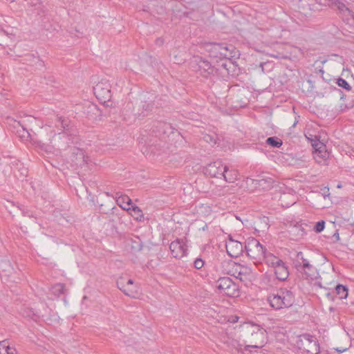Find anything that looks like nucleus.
I'll list each match as a JSON object with an SVG mask.
<instances>
[{
	"instance_id": "a18cd8bd",
	"label": "nucleus",
	"mask_w": 354,
	"mask_h": 354,
	"mask_svg": "<svg viewBox=\"0 0 354 354\" xmlns=\"http://www.w3.org/2000/svg\"><path fill=\"white\" fill-rule=\"evenodd\" d=\"M326 196H329V193H328L327 194L326 193L324 194V197L325 198Z\"/></svg>"
},
{
	"instance_id": "f8f14e48",
	"label": "nucleus",
	"mask_w": 354,
	"mask_h": 354,
	"mask_svg": "<svg viewBox=\"0 0 354 354\" xmlns=\"http://www.w3.org/2000/svg\"><path fill=\"white\" fill-rule=\"evenodd\" d=\"M225 248L228 255L234 258L239 257L243 251L242 243L231 238L226 242Z\"/></svg>"
},
{
	"instance_id": "c85d7f7f",
	"label": "nucleus",
	"mask_w": 354,
	"mask_h": 354,
	"mask_svg": "<svg viewBox=\"0 0 354 354\" xmlns=\"http://www.w3.org/2000/svg\"><path fill=\"white\" fill-rule=\"evenodd\" d=\"M142 113H145V112H146V114H147V113L153 111L154 108V104L152 102H144L142 104Z\"/></svg>"
},
{
	"instance_id": "9b49d317",
	"label": "nucleus",
	"mask_w": 354,
	"mask_h": 354,
	"mask_svg": "<svg viewBox=\"0 0 354 354\" xmlns=\"http://www.w3.org/2000/svg\"><path fill=\"white\" fill-rule=\"evenodd\" d=\"M209 49L212 56L223 58L232 57V53L229 48L223 44H211Z\"/></svg>"
},
{
	"instance_id": "f3484780",
	"label": "nucleus",
	"mask_w": 354,
	"mask_h": 354,
	"mask_svg": "<svg viewBox=\"0 0 354 354\" xmlns=\"http://www.w3.org/2000/svg\"><path fill=\"white\" fill-rule=\"evenodd\" d=\"M238 171L233 169H230L226 165L225 167V171L222 175V178L227 183H234L238 179Z\"/></svg>"
},
{
	"instance_id": "aec40b11",
	"label": "nucleus",
	"mask_w": 354,
	"mask_h": 354,
	"mask_svg": "<svg viewBox=\"0 0 354 354\" xmlns=\"http://www.w3.org/2000/svg\"><path fill=\"white\" fill-rule=\"evenodd\" d=\"M73 153L76 155V160L75 164L77 165L82 166V165H84L87 162V160H86V157L84 156V151L82 149H80L78 148L74 149V151Z\"/></svg>"
},
{
	"instance_id": "4468645a",
	"label": "nucleus",
	"mask_w": 354,
	"mask_h": 354,
	"mask_svg": "<svg viewBox=\"0 0 354 354\" xmlns=\"http://www.w3.org/2000/svg\"><path fill=\"white\" fill-rule=\"evenodd\" d=\"M274 270L277 279L280 281L286 280L289 276L288 268L283 261H281V263L276 266Z\"/></svg>"
},
{
	"instance_id": "4c0bfd02",
	"label": "nucleus",
	"mask_w": 354,
	"mask_h": 354,
	"mask_svg": "<svg viewBox=\"0 0 354 354\" xmlns=\"http://www.w3.org/2000/svg\"><path fill=\"white\" fill-rule=\"evenodd\" d=\"M58 118L59 117H57V122L55 123V126L58 129H61V124L58 122Z\"/></svg>"
},
{
	"instance_id": "a19ab883",
	"label": "nucleus",
	"mask_w": 354,
	"mask_h": 354,
	"mask_svg": "<svg viewBox=\"0 0 354 354\" xmlns=\"http://www.w3.org/2000/svg\"><path fill=\"white\" fill-rule=\"evenodd\" d=\"M126 287H127V288H133V290H136L137 291L136 286H132V287L131 286H126Z\"/></svg>"
},
{
	"instance_id": "dca6fc26",
	"label": "nucleus",
	"mask_w": 354,
	"mask_h": 354,
	"mask_svg": "<svg viewBox=\"0 0 354 354\" xmlns=\"http://www.w3.org/2000/svg\"><path fill=\"white\" fill-rule=\"evenodd\" d=\"M126 282L127 281L124 277H120L116 282L118 288L126 295L135 297L136 295L137 294V291L136 290H133V288H127Z\"/></svg>"
},
{
	"instance_id": "20e7f679",
	"label": "nucleus",
	"mask_w": 354,
	"mask_h": 354,
	"mask_svg": "<svg viewBox=\"0 0 354 354\" xmlns=\"http://www.w3.org/2000/svg\"><path fill=\"white\" fill-rule=\"evenodd\" d=\"M245 249L248 256L256 261L262 260L266 251L260 242L254 238H250L246 241Z\"/></svg>"
},
{
	"instance_id": "f03ea898",
	"label": "nucleus",
	"mask_w": 354,
	"mask_h": 354,
	"mask_svg": "<svg viewBox=\"0 0 354 354\" xmlns=\"http://www.w3.org/2000/svg\"><path fill=\"white\" fill-rule=\"evenodd\" d=\"M298 348L308 354H318L319 344L316 337L310 334L301 335L297 341Z\"/></svg>"
},
{
	"instance_id": "5701e85b",
	"label": "nucleus",
	"mask_w": 354,
	"mask_h": 354,
	"mask_svg": "<svg viewBox=\"0 0 354 354\" xmlns=\"http://www.w3.org/2000/svg\"><path fill=\"white\" fill-rule=\"evenodd\" d=\"M309 262L307 259L304 258L303 252H299L297 253L296 258L293 261V265L294 267L296 268L298 264L302 265Z\"/></svg>"
},
{
	"instance_id": "ea45409f",
	"label": "nucleus",
	"mask_w": 354,
	"mask_h": 354,
	"mask_svg": "<svg viewBox=\"0 0 354 354\" xmlns=\"http://www.w3.org/2000/svg\"><path fill=\"white\" fill-rule=\"evenodd\" d=\"M163 43V40L161 38H158L156 39V44H162Z\"/></svg>"
},
{
	"instance_id": "a211bd4d",
	"label": "nucleus",
	"mask_w": 354,
	"mask_h": 354,
	"mask_svg": "<svg viewBox=\"0 0 354 354\" xmlns=\"http://www.w3.org/2000/svg\"><path fill=\"white\" fill-rule=\"evenodd\" d=\"M263 259L265 260L266 263L268 266L272 267L273 268L283 261L278 257L274 256L270 252H267L266 251L265 252V256H263Z\"/></svg>"
},
{
	"instance_id": "0eeeda50",
	"label": "nucleus",
	"mask_w": 354,
	"mask_h": 354,
	"mask_svg": "<svg viewBox=\"0 0 354 354\" xmlns=\"http://www.w3.org/2000/svg\"><path fill=\"white\" fill-rule=\"evenodd\" d=\"M251 336L248 339L250 343L247 347L261 348L266 343V330L259 326H252Z\"/></svg>"
},
{
	"instance_id": "9d476101",
	"label": "nucleus",
	"mask_w": 354,
	"mask_h": 354,
	"mask_svg": "<svg viewBox=\"0 0 354 354\" xmlns=\"http://www.w3.org/2000/svg\"><path fill=\"white\" fill-rule=\"evenodd\" d=\"M171 255L176 259H180L187 254V246L185 240L176 239L169 245Z\"/></svg>"
},
{
	"instance_id": "6ab92c4d",
	"label": "nucleus",
	"mask_w": 354,
	"mask_h": 354,
	"mask_svg": "<svg viewBox=\"0 0 354 354\" xmlns=\"http://www.w3.org/2000/svg\"><path fill=\"white\" fill-rule=\"evenodd\" d=\"M300 274L304 279L313 280L317 278L319 273L317 272V269L313 265H310L308 267L307 266L305 271L301 272Z\"/></svg>"
},
{
	"instance_id": "6e6552de",
	"label": "nucleus",
	"mask_w": 354,
	"mask_h": 354,
	"mask_svg": "<svg viewBox=\"0 0 354 354\" xmlns=\"http://www.w3.org/2000/svg\"><path fill=\"white\" fill-rule=\"evenodd\" d=\"M72 138L66 132L55 134L51 139L50 143L54 148L59 150H66L72 143Z\"/></svg>"
},
{
	"instance_id": "7ed1b4c3",
	"label": "nucleus",
	"mask_w": 354,
	"mask_h": 354,
	"mask_svg": "<svg viewBox=\"0 0 354 354\" xmlns=\"http://www.w3.org/2000/svg\"><path fill=\"white\" fill-rule=\"evenodd\" d=\"M216 287L219 293L225 295L230 297L239 296V286L230 277H221L216 281Z\"/></svg>"
},
{
	"instance_id": "c03bdc74",
	"label": "nucleus",
	"mask_w": 354,
	"mask_h": 354,
	"mask_svg": "<svg viewBox=\"0 0 354 354\" xmlns=\"http://www.w3.org/2000/svg\"><path fill=\"white\" fill-rule=\"evenodd\" d=\"M336 350H337V352H339V353H342V352H343V351H346V349H344L343 351H341V350H339V349H337V348Z\"/></svg>"
},
{
	"instance_id": "1a4fd4ad",
	"label": "nucleus",
	"mask_w": 354,
	"mask_h": 354,
	"mask_svg": "<svg viewBox=\"0 0 354 354\" xmlns=\"http://www.w3.org/2000/svg\"><path fill=\"white\" fill-rule=\"evenodd\" d=\"M225 167L221 160H216L208 164L204 169V174L211 178H221Z\"/></svg>"
},
{
	"instance_id": "f704fd0d",
	"label": "nucleus",
	"mask_w": 354,
	"mask_h": 354,
	"mask_svg": "<svg viewBox=\"0 0 354 354\" xmlns=\"http://www.w3.org/2000/svg\"><path fill=\"white\" fill-rule=\"evenodd\" d=\"M133 243H134V245H132V246H131L133 250H134V251L141 250L142 245V243L140 240H138V241H134Z\"/></svg>"
},
{
	"instance_id": "a878e982",
	"label": "nucleus",
	"mask_w": 354,
	"mask_h": 354,
	"mask_svg": "<svg viewBox=\"0 0 354 354\" xmlns=\"http://www.w3.org/2000/svg\"><path fill=\"white\" fill-rule=\"evenodd\" d=\"M0 345L5 350L6 354H17L15 348H11L9 345L6 344V339L0 341Z\"/></svg>"
},
{
	"instance_id": "37998d69",
	"label": "nucleus",
	"mask_w": 354,
	"mask_h": 354,
	"mask_svg": "<svg viewBox=\"0 0 354 354\" xmlns=\"http://www.w3.org/2000/svg\"><path fill=\"white\" fill-rule=\"evenodd\" d=\"M264 181H266L264 179H261V180H259V185H263V183H263V182H264Z\"/></svg>"
},
{
	"instance_id": "423d86ee",
	"label": "nucleus",
	"mask_w": 354,
	"mask_h": 354,
	"mask_svg": "<svg viewBox=\"0 0 354 354\" xmlns=\"http://www.w3.org/2000/svg\"><path fill=\"white\" fill-rule=\"evenodd\" d=\"M111 85L106 80H102L93 87L95 97L102 102H106L111 99Z\"/></svg>"
},
{
	"instance_id": "72a5a7b5",
	"label": "nucleus",
	"mask_w": 354,
	"mask_h": 354,
	"mask_svg": "<svg viewBox=\"0 0 354 354\" xmlns=\"http://www.w3.org/2000/svg\"><path fill=\"white\" fill-rule=\"evenodd\" d=\"M194 268L196 269H201L204 266V261L202 259L198 258L194 262Z\"/></svg>"
},
{
	"instance_id": "4be33fe9",
	"label": "nucleus",
	"mask_w": 354,
	"mask_h": 354,
	"mask_svg": "<svg viewBox=\"0 0 354 354\" xmlns=\"http://www.w3.org/2000/svg\"><path fill=\"white\" fill-rule=\"evenodd\" d=\"M130 210L131 211V214L132 216L136 220L141 221L143 218L142 211L138 206L131 205Z\"/></svg>"
},
{
	"instance_id": "c756f323",
	"label": "nucleus",
	"mask_w": 354,
	"mask_h": 354,
	"mask_svg": "<svg viewBox=\"0 0 354 354\" xmlns=\"http://www.w3.org/2000/svg\"><path fill=\"white\" fill-rule=\"evenodd\" d=\"M337 84L339 87H342L346 91L351 90V86L349 85V84L343 78H338L337 80Z\"/></svg>"
},
{
	"instance_id": "de8ad7c7",
	"label": "nucleus",
	"mask_w": 354,
	"mask_h": 354,
	"mask_svg": "<svg viewBox=\"0 0 354 354\" xmlns=\"http://www.w3.org/2000/svg\"><path fill=\"white\" fill-rule=\"evenodd\" d=\"M272 180V178H270V180L269 182L271 183Z\"/></svg>"
},
{
	"instance_id": "cd10ccee",
	"label": "nucleus",
	"mask_w": 354,
	"mask_h": 354,
	"mask_svg": "<svg viewBox=\"0 0 354 354\" xmlns=\"http://www.w3.org/2000/svg\"><path fill=\"white\" fill-rule=\"evenodd\" d=\"M58 122L61 124V128L64 130L63 132H66L69 131V121L68 119L63 118L62 117L58 118Z\"/></svg>"
},
{
	"instance_id": "58836bf2",
	"label": "nucleus",
	"mask_w": 354,
	"mask_h": 354,
	"mask_svg": "<svg viewBox=\"0 0 354 354\" xmlns=\"http://www.w3.org/2000/svg\"><path fill=\"white\" fill-rule=\"evenodd\" d=\"M36 119L35 118H32V117H28L27 118V121L28 122H35Z\"/></svg>"
},
{
	"instance_id": "49530a36",
	"label": "nucleus",
	"mask_w": 354,
	"mask_h": 354,
	"mask_svg": "<svg viewBox=\"0 0 354 354\" xmlns=\"http://www.w3.org/2000/svg\"><path fill=\"white\" fill-rule=\"evenodd\" d=\"M7 2H13L14 0H6Z\"/></svg>"
},
{
	"instance_id": "412c9836",
	"label": "nucleus",
	"mask_w": 354,
	"mask_h": 354,
	"mask_svg": "<svg viewBox=\"0 0 354 354\" xmlns=\"http://www.w3.org/2000/svg\"><path fill=\"white\" fill-rule=\"evenodd\" d=\"M266 142L272 147L277 148L280 147L283 144L282 140L277 137H269L267 138Z\"/></svg>"
},
{
	"instance_id": "c9c22d12",
	"label": "nucleus",
	"mask_w": 354,
	"mask_h": 354,
	"mask_svg": "<svg viewBox=\"0 0 354 354\" xmlns=\"http://www.w3.org/2000/svg\"><path fill=\"white\" fill-rule=\"evenodd\" d=\"M204 139L205 140L206 142L212 145H215L216 143L215 138L212 136L206 135L204 136Z\"/></svg>"
},
{
	"instance_id": "473e14b6",
	"label": "nucleus",
	"mask_w": 354,
	"mask_h": 354,
	"mask_svg": "<svg viewBox=\"0 0 354 354\" xmlns=\"http://www.w3.org/2000/svg\"><path fill=\"white\" fill-rule=\"evenodd\" d=\"M311 264L309 263H306L305 264H298L297 267L295 268L297 271L300 274L303 271H305V270L307 268V266H310Z\"/></svg>"
},
{
	"instance_id": "2eb2a0df",
	"label": "nucleus",
	"mask_w": 354,
	"mask_h": 354,
	"mask_svg": "<svg viewBox=\"0 0 354 354\" xmlns=\"http://www.w3.org/2000/svg\"><path fill=\"white\" fill-rule=\"evenodd\" d=\"M116 202L124 210L129 211L132 205L131 199L127 195L122 194L120 192L115 193Z\"/></svg>"
},
{
	"instance_id": "bb28decb",
	"label": "nucleus",
	"mask_w": 354,
	"mask_h": 354,
	"mask_svg": "<svg viewBox=\"0 0 354 354\" xmlns=\"http://www.w3.org/2000/svg\"><path fill=\"white\" fill-rule=\"evenodd\" d=\"M17 124L19 126L21 127V128L23 129V131H24V133L21 134L20 136L22 138H26V137L29 138L30 136V134L29 133V130H28L29 126L28 124L26 123V121L24 120L22 122H18Z\"/></svg>"
},
{
	"instance_id": "393cba45",
	"label": "nucleus",
	"mask_w": 354,
	"mask_h": 354,
	"mask_svg": "<svg viewBox=\"0 0 354 354\" xmlns=\"http://www.w3.org/2000/svg\"><path fill=\"white\" fill-rule=\"evenodd\" d=\"M13 167H12V169H14V171L17 169L18 171H21V174L24 176H26L28 174V171L26 168L22 167V164L17 160H15L14 162H12Z\"/></svg>"
},
{
	"instance_id": "e433bc0d",
	"label": "nucleus",
	"mask_w": 354,
	"mask_h": 354,
	"mask_svg": "<svg viewBox=\"0 0 354 354\" xmlns=\"http://www.w3.org/2000/svg\"><path fill=\"white\" fill-rule=\"evenodd\" d=\"M134 282L132 279H129L128 280H127V282H126V286H135L133 285Z\"/></svg>"
},
{
	"instance_id": "7c9ffc66",
	"label": "nucleus",
	"mask_w": 354,
	"mask_h": 354,
	"mask_svg": "<svg viewBox=\"0 0 354 354\" xmlns=\"http://www.w3.org/2000/svg\"><path fill=\"white\" fill-rule=\"evenodd\" d=\"M324 226H325V222L324 221H318L315 224V225L314 227V230L316 232L319 233L324 230Z\"/></svg>"
},
{
	"instance_id": "b1692460",
	"label": "nucleus",
	"mask_w": 354,
	"mask_h": 354,
	"mask_svg": "<svg viewBox=\"0 0 354 354\" xmlns=\"http://www.w3.org/2000/svg\"><path fill=\"white\" fill-rule=\"evenodd\" d=\"M336 293L340 299H345L348 295V289L346 286L338 284L335 288Z\"/></svg>"
},
{
	"instance_id": "2f4dec72",
	"label": "nucleus",
	"mask_w": 354,
	"mask_h": 354,
	"mask_svg": "<svg viewBox=\"0 0 354 354\" xmlns=\"http://www.w3.org/2000/svg\"><path fill=\"white\" fill-rule=\"evenodd\" d=\"M64 286L62 283H57L53 287L54 292L57 295L64 293Z\"/></svg>"
},
{
	"instance_id": "79ce46f5",
	"label": "nucleus",
	"mask_w": 354,
	"mask_h": 354,
	"mask_svg": "<svg viewBox=\"0 0 354 354\" xmlns=\"http://www.w3.org/2000/svg\"><path fill=\"white\" fill-rule=\"evenodd\" d=\"M221 66L226 69L227 64L225 62L222 63Z\"/></svg>"
},
{
	"instance_id": "f257e3e1",
	"label": "nucleus",
	"mask_w": 354,
	"mask_h": 354,
	"mask_svg": "<svg viewBox=\"0 0 354 354\" xmlns=\"http://www.w3.org/2000/svg\"><path fill=\"white\" fill-rule=\"evenodd\" d=\"M268 301L272 308L280 310L290 307L295 301V295L290 290L280 288L276 293L270 295Z\"/></svg>"
},
{
	"instance_id": "39448f33",
	"label": "nucleus",
	"mask_w": 354,
	"mask_h": 354,
	"mask_svg": "<svg viewBox=\"0 0 354 354\" xmlns=\"http://www.w3.org/2000/svg\"><path fill=\"white\" fill-rule=\"evenodd\" d=\"M335 6L339 11V14L342 21L354 29V12L351 10L342 0H337Z\"/></svg>"
},
{
	"instance_id": "ddd939ff",
	"label": "nucleus",
	"mask_w": 354,
	"mask_h": 354,
	"mask_svg": "<svg viewBox=\"0 0 354 354\" xmlns=\"http://www.w3.org/2000/svg\"><path fill=\"white\" fill-rule=\"evenodd\" d=\"M198 70L201 75L207 77L216 72L214 66H212L209 62L200 59L198 62Z\"/></svg>"
}]
</instances>
